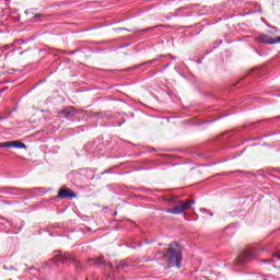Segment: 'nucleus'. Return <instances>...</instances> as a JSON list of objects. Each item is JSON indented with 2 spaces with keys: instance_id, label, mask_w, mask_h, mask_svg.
<instances>
[{
  "instance_id": "obj_15",
  "label": "nucleus",
  "mask_w": 280,
  "mask_h": 280,
  "mask_svg": "<svg viewBox=\"0 0 280 280\" xmlns=\"http://www.w3.org/2000/svg\"><path fill=\"white\" fill-rule=\"evenodd\" d=\"M154 27H156V26L147 27V28L141 30L140 32H150V31L154 30Z\"/></svg>"
},
{
  "instance_id": "obj_5",
  "label": "nucleus",
  "mask_w": 280,
  "mask_h": 280,
  "mask_svg": "<svg viewBox=\"0 0 280 280\" xmlns=\"http://www.w3.org/2000/svg\"><path fill=\"white\" fill-rule=\"evenodd\" d=\"M58 198H70L73 200V198H78V195L73 192L70 188L62 187L58 191Z\"/></svg>"
},
{
  "instance_id": "obj_10",
  "label": "nucleus",
  "mask_w": 280,
  "mask_h": 280,
  "mask_svg": "<svg viewBox=\"0 0 280 280\" xmlns=\"http://www.w3.org/2000/svg\"><path fill=\"white\" fill-rule=\"evenodd\" d=\"M11 189L13 196H23L25 194V189H21V188H9Z\"/></svg>"
},
{
  "instance_id": "obj_8",
  "label": "nucleus",
  "mask_w": 280,
  "mask_h": 280,
  "mask_svg": "<svg viewBox=\"0 0 280 280\" xmlns=\"http://www.w3.org/2000/svg\"><path fill=\"white\" fill-rule=\"evenodd\" d=\"M9 148H16L18 150H27V145L19 140L8 141Z\"/></svg>"
},
{
  "instance_id": "obj_4",
  "label": "nucleus",
  "mask_w": 280,
  "mask_h": 280,
  "mask_svg": "<svg viewBox=\"0 0 280 280\" xmlns=\"http://www.w3.org/2000/svg\"><path fill=\"white\" fill-rule=\"evenodd\" d=\"M256 257H257V254H255V250L247 249V250L243 252V254L236 258V262L240 266H244V264H246V261H250V259H256Z\"/></svg>"
},
{
  "instance_id": "obj_20",
  "label": "nucleus",
  "mask_w": 280,
  "mask_h": 280,
  "mask_svg": "<svg viewBox=\"0 0 280 280\" xmlns=\"http://www.w3.org/2000/svg\"><path fill=\"white\" fill-rule=\"evenodd\" d=\"M108 266H109L110 270H113V264L109 262Z\"/></svg>"
},
{
  "instance_id": "obj_17",
  "label": "nucleus",
  "mask_w": 280,
  "mask_h": 280,
  "mask_svg": "<svg viewBox=\"0 0 280 280\" xmlns=\"http://www.w3.org/2000/svg\"><path fill=\"white\" fill-rule=\"evenodd\" d=\"M154 62H156V59H152V60L148 61L147 65H154Z\"/></svg>"
},
{
  "instance_id": "obj_7",
  "label": "nucleus",
  "mask_w": 280,
  "mask_h": 280,
  "mask_svg": "<svg viewBox=\"0 0 280 280\" xmlns=\"http://www.w3.org/2000/svg\"><path fill=\"white\" fill-rule=\"evenodd\" d=\"M128 266H132L130 259H125L116 262V270L117 272H121V270L128 268Z\"/></svg>"
},
{
  "instance_id": "obj_14",
  "label": "nucleus",
  "mask_w": 280,
  "mask_h": 280,
  "mask_svg": "<svg viewBox=\"0 0 280 280\" xmlns=\"http://www.w3.org/2000/svg\"><path fill=\"white\" fill-rule=\"evenodd\" d=\"M43 16H45V15H43V13L35 14L33 18V23H36L38 21V19H43Z\"/></svg>"
},
{
  "instance_id": "obj_18",
  "label": "nucleus",
  "mask_w": 280,
  "mask_h": 280,
  "mask_svg": "<svg viewBox=\"0 0 280 280\" xmlns=\"http://www.w3.org/2000/svg\"><path fill=\"white\" fill-rule=\"evenodd\" d=\"M120 31H126V32H130V30H127V28H118Z\"/></svg>"
},
{
  "instance_id": "obj_6",
  "label": "nucleus",
  "mask_w": 280,
  "mask_h": 280,
  "mask_svg": "<svg viewBox=\"0 0 280 280\" xmlns=\"http://www.w3.org/2000/svg\"><path fill=\"white\" fill-rule=\"evenodd\" d=\"M258 43H264L265 45H277V37L272 38L268 35L261 34L257 37Z\"/></svg>"
},
{
  "instance_id": "obj_13",
  "label": "nucleus",
  "mask_w": 280,
  "mask_h": 280,
  "mask_svg": "<svg viewBox=\"0 0 280 280\" xmlns=\"http://www.w3.org/2000/svg\"><path fill=\"white\" fill-rule=\"evenodd\" d=\"M94 264H96V266H105L106 262H104V256H102L98 259L94 260Z\"/></svg>"
},
{
  "instance_id": "obj_9",
  "label": "nucleus",
  "mask_w": 280,
  "mask_h": 280,
  "mask_svg": "<svg viewBox=\"0 0 280 280\" xmlns=\"http://www.w3.org/2000/svg\"><path fill=\"white\" fill-rule=\"evenodd\" d=\"M75 113H77V112H75V107H73V106H68V107L61 109V110L59 112V115H63L65 117H71V116L75 115Z\"/></svg>"
},
{
  "instance_id": "obj_11",
  "label": "nucleus",
  "mask_w": 280,
  "mask_h": 280,
  "mask_svg": "<svg viewBox=\"0 0 280 280\" xmlns=\"http://www.w3.org/2000/svg\"><path fill=\"white\" fill-rule=\"evenodd\" d=\"M271 259H273V268H277V261H280V253L276 252L271 255Z\"/></svg>"
},
{
  "instance_id": "obj_19",
  "label": "nucleus",
  "mask_w": 280,
  "mask_h": 280,
  "mask_svg": "<svg viewBox=\"0 0 280 280\" xmlns=\"http://www.w3.org/2000/svg\"><path fill=\"white\" fill-rule=\"evenodd\" d=\"M276 42H277V44H279L280 43V37H276Z\"/></svg>"
},
{
  "instance_id": "obj_3",
  "label": "nucleus",
  "mask_w": 280,
  "mask_h": 280,
  "mask_svg": "<svg viewBox=\"0 0 280 280\" xmlns=\"http://www.w3.org/2000/svg\"><path fill=\"white\" fill-rule=\"evenodd\" d=\"M55 260L61 261L62 264H67L70 261L74 264L75 268H82V265L78 262V260H75V258L69 253L56 255Z\"/></svg>"
},
{
  "instance_id": "obj_1",
  "label": "nucleus",
  "mask_w": 280,
  "mask_h": 280,
  "mask_svg": "<svg viewBox=\"0 0 280 280\" xmlns=\"http://www.w3.org/2000/svg\"><path fill=\"white\" fill-rule=\"evenodd\" d=\"M163 259L167 264L168 268H180L183 266V250L176 243H171L168 248L162 252Z\"/></svg>"
},
{
  "instance_id": "obj_16",
  "label": "nucleus",
  "mask_w": 280,
  "mask_h": 280,
  "mask_svg": "<svg viewBox=\"0 0 280 280\" xmlns=\"http://www.w3.org/2000/svg\"><path fill=\"white\" fill-rule=\"evenodd\" d=\"M0 148H9L8 141L7 142H0Z\"/></svg>"
},
{
  "instance_id": "obj_12",
  "label": "nucleus",
  "mask_w": 280,
  "mask_h": 280,
  "mask_svg": "<svg viewBox=\"0 0 280 280\" xmlns=\"http://www.w3.org/2000/svg\"><path fill=\"white\" fill-rule=\"evenodd\" d=\"M258 261L259 264H271L272 266H275V258H269V259L264 258V259H259Z\"/></svg>"
},
{
  "instance_id": "obj_2",
  "label": "nucleus",
  "mask_w": 280,
  "mask_h": 280,
  "mask_svg": "<svg viewBox=\"0 0 280 280\" xmlns=\"http://www.w3.org/2000/svg\"><path fill=\"white\" fill-rule=\"evenodd\" d=\"M191 205H196V201L195 200L179 201L178 206L166 209V213H172L173 215H180V213H185V211L191 209Z\"/></svg>"
},
{
  "instance_id": "obj_21",
  "label": "nucleus",
  "mask_w": 280,
  "mask_h": 280,
  "mask_svg": "<svg viewBox=\"0 0 280 280\" xmlns=\"http://www.w3.org/2000/svg\"><path fill=\"white\" fill-rule=\"evenodd\" d=\"M0 119H3V118L0 117Z\"/></svg>"
}]
</instances>
